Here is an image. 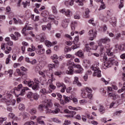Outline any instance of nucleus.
<instances>
[{"label":"nucleus","mask_w":125,"mask_h":125,"mask_svg":"<svg viewBox=\"0 0 125 125\" xmlns=\"http://www.w3.org/2000/svg\"><path fill=\"white\" fill-rule=\"evenodd\" d=\"M26 90H29V88L27 87H23L22 84H20L16 88L14 94L16 97H19L20 96H23V95H25V91Z\"/></svg>","instance_id":"20e7f679"},{"label":"nucleus","mask_w":125,"mask_h":125,"mask_svg":"<svg viewBox=\"0 0 125 125\" xmlns=\"http://www.w3.org/2000/svg\"><path fill=\"white\" fill-rule=\"evenodd\" d=\"M64 81L66 83H69L71 82L70 78L68 77H65L64 79Z\"/></svg>","instance_id":"052dcab7"},{"label":"nucleus","mask_w":125,"mask_h":125,"mask_svg":"<svg viewBox=\"0 0 125 125\" xmlns=\"http://www.w3.org/2000/svg\"><path fill=\"white\" fill-rule=\"evenodd\" d=\"M101 61L104 62L103 63V67L104 69H107V68H110L112 65L114 66H119V62L117 61V58H110L108 59V58L106 56H104L101 58Z\"/></svg>","instance_id":"f03ea898"},{"label":"nucleus","mask_w":125,"mask_h":125,"mask_svg":"<svg viewBox=\"0 0 125 125\" xmlns=\"http://www.w3.org/2000/svg\"><path fill=\"white\" fill-rule=\"evenodd\" d=\"M24 84H27L30 87H32L33 90H38L39 89V81L34 82L30 80H24L23 82Z\"/></svg>","instance_id":"0eeeda50"},{"label":"nucleus","mask_w":125,"mask_h":125,"mask_svg":"<svg viewBox=\"0 0 125 125\" xmlns=\"http://www.w3.org/2000/svg\"><path fill=\"white\" fill-rule=\"evenodd\" d=\"M84 63L86 66L90 65V62L88 60H84L83 61Z\"/></svg>","instance_id":"5fc2aeb1"},{"label":"nucleus","mask_w":125,"mask_h":125,"mask_svg":"<svg viewBox=\"0 0 125 125\" xmlns=\"http://www.w3.org/2000/svg\"><path fill=\"white\" fill-rule=\"evenodd\" d=\"M71 100H72L73 102L75 103V104H78V100L75 97H74L73 96H71Z\"/></svg>","instance_id":"37998d69"},{"label":"nucleus","mask_w":125,"mask_h":125,"mask_svg":"<svg viewBox=\"0 0 125 125\" xmlns=\"http://www.w3.org/2000/svg\"><path fill=\"white\" fill-rule=\"evenodd\" d=\"M81 97L83 98H88V99H92L93 96L91 93L92 89L87 87L82 90Z\"/></svg>","instance_id":"39448f33"},{"label":"nucleus","mask_w":125,"mask_h":125,"mask_svg":"<svg viewBox=\"0 0 125 125\" xmlns=\"http://www.w3.org/2000/svg\"><path fill=\"white\" fill-rule=\"evenodd\" d=\"M44 104L42 105H40L38 109L40 112H42L43 109H45L46 113H52V114H58L60 112V109H56L55 110H51V107H52V103L50 102V100L46 99L44 101Z\"/></svg>","instance_id":"f257e3e1"},{"label":"nucleus","mask_w":125,"mask_h":125,"mask_svg":"<svg viewBox=\"0 0 125 125\" xmlns=\"http://www.w3.org/2000/svg\"><path fill=\"white\" fill-rule=\"evenodd\" d=\"M1 49L5 50L4 52L5 54H9V53H10V51L12 50V48L8 45L5 46V43H2L1 44Z\"/></svg>","instance_id":"9d476101"},{"label":"nucleus","mask_w":125,"mask_h":125,"mask_svg":"<svg viewBox=\"0 0 125 125\" xmlns=\"http://www.w3.org/2000/svg\"><path fill=\"white\" fill-rule=\"evenodd\" d=\"M34 96V94L32 92H29L27 95L28 98H32Z\"/></svg>","instance_id":"0e129e2a"},{"label":"nucleus","mask_w":125,"mask_h":125,"mask_svg":"<svg viewBox=\"0 0 125 125\" xmlns=\"http://www.w3.org/2000/svg\"><path fill=\"white\" fill-rule=\"evenodd\" d=\"M90 46L91 47L92 50H97L98 48V45H95V43L94 42H91L89 43Z\"/></svg>","instance_id":"2eb2a0df"},{"label":"nucleus","mask_w":125,"mask_h":125,"mask_svg":"<svg viewBox=\"0 0 125 125\" xmlns=\"http://www.w3.org/2000/svg\"><path fill=\"white\" fill-rule=\"evenodd\" d=\"M72 13L71 11H70V10L67 9L66 10L65 14V15L67 16V17H71V16L72 15Z\"/></svg>","instance_id":"cd10ccee"},{"label":"nucleus","mask_w":125,"mask_h":125,"mask_svg":"<svg viewBox=\"0 0 125 125\" xmlns=\"http://www.w3.org/2000/svg\"><path fill=\"white\" fill-rule=\"evenodd\" d=\"M29 112L31 115H35L37 113V110L35 108H32L30 109Z\"/></svg>","instance_id":"09e8293b"},{"label":"nucleus","mask_w":125,"mask_h":125,"mask_svg":"<svg viewBox=\"0 0 125 125\" xmlns=\"http://www.w3.org/2000/svg\"><path fill=\"white\" fill-rule=\"evenodd\" d=\"M99 46H100V52L101 54L105 53L106 51V53L108 56H113L114 55V52H111V50L113 48H110V44H106L104 46L103 44H100L98 43Z\"/></svg>","instance_id":"7ed1b4c3"},{"label":"nucleus","mask_w":125,"mask_h":125,"mask_svg":"<svg viewBox=\"0 0 125 125\" xmlns=\"http://www.w3.org/2000/svg\"><path fill=\"white\" fill-rule=\"evenodd\" d=\"M63 98L66 102H70V101L72 99V96L69 97H67L65 95H63Z\"/></svg>","instance_id":"7c9ffc66"},{"label":"nucleus","mask_w":125,"mask_h":125,"mask_svg":"<svg viewBox=\"0 0 125 125\" xmlns=\"http://www.w3.org/2000/svg\"><path fill=\"white\" fill-rule=\"evenodd\" d=\"M35 125V123L32 121L27 122L24 124V125Z\"/></svg>","instance_id":"3c124183"},{"label":"nucleus","mask_w":125,"mask_h":125,"mask_svg":"<svg viewBox=\"0 0 125 125\" xmlns=\"http://www.w3.org/2000/svg\"><path fill=\"white\" fill-rule=\"evenodd\" d=\"M54 75L55 76H60V75H62V71H58L54 72Z\"/></svg>","instance_id":"680f3d73"},{"label":"nucleus","mask_w":125,"mask_h":125,"mask_svg":"<svg viewBox=\"0 0 125 125\" xmlns=\"http://www.w3.org/2000/svg\"><path fill=\"white\" fill-rule=\"evenodd\" d=\"M66 65L69 66V70H67L65 71L66 74H67V75H73L74 74V69H71V68H75V63L71 61H68L66 63Z\"/></svg>","instance_id":"6e6552de"},{"label":"nucleus","mask_w":125,"mask_h":125,"mask_svg":"<svg viewBox=\"0 0 125 125\" xmlns=\"http://www.w3.org/2000/svg\"><path fill=\"white\" fill-rule=\"evenodd\" d=\"M5 41L6 42L7 45H9V46H12L13 45V42L10 40V38L9 37H6L5 38Z\"/></svg>","instance_id":"4468645a"},{"label":"nucleus","mask_w":125,"mask_h":125,"mask_svg":"<svg viewBox=\"0 0 125 125\" xmlns=\"http://www.w3.org/2000/svg\"><path fill=\"white\" fill-rule=\"evenodd\" d=\"M78 82H79V77L75 76L73 81V84H76Z\"/></svg>","instance_id":"6e6d98bb"},{"label":"nucleus","mask_w":125,"mask_h":125,"mask_svg":"<svg viewBox=\"0 0 125 125\" xmlns=\"http://www.w3.org/2000/svg\"><path fill=\"white\" fill-rule=\"evenodd\" d=\"M22 4H23V7L24 8H26L27 7V5H28V6H30V2H28L27 1H26L25 2H22Z\"/></svg>","instance_id":"58836bf2"},{"label":"nucleus","mask_w":125,"mask_h":125,"mask_svg":"<svg viewBox=\"0 0 125 125\" xmlns=\"http://www.w3.org/2000/svg\"><path fill=\"white\" fill-rule=\"evenodd\" d=\"M13 21L15 24H22V21H21V20H17L16 18H14Z\"/></svg>","instance_id":"c9c22d12"},{"label":"nucleus","mask_w":125,"mask_h":125,"mask_svg":"<svg viewBox=\"0 0 125 125\" xmlns=\"http://www.w3.org/2000/svg\"><path fill=\"white\" fill-rule=\"evenodd\" d=\"M57 95L58 97V99L59 100H60V102L61 103V104H65V102H64V101H63L62 100V95H61L60 93H57Z\"/></svg>","instance_id":"bb28decb"},{"label":"nucleus","mask_w":125,"mask_h":125,"mask_svg":"<svg viewBox=\"0 0 125 125\" xmlns=\"http://www.w3.org/2000/svg\"><path fill=\"white\" fill-rule=\"evenodd\" d=\"M117 107H118V103L117 102H113L109 105V108H117Z\"/></svg>","instance_id":"5701e85b"},{"label":"nucleus","mask_w":125,"mask_h":125,"mask_svg":"<svg viewBox=\"0 0 125 125\" xmlns=\"http://www.w3.org/2000/svg\"><path fill=\"white\" fill-rule=\"evenodd\" d=\"M48 73H49V70H45L43 71V72H42V71H39V75H40V76H42V77H43V78H44L45 77V74H46V75H48Z\"/></svg>","instance_id":"dca6fc26"},{"label":"nucleus","mask_w":125,"mask_h":125,"mask_svg":"<svg viewBox=\"0 0 125 125\" xmlns=\"http://www.w3.org/2000/svg\"><path fill=\"white\" fill-rule=\"evenodd\" d=\"M74 1H76V0H71L70 1H66L65 2H64V4H65V5H74Z\"/></svg>","instance_id":"a878e982"},{"label":"nucleus","mask_w":125,"mask_h":125,"mask_svg":"<svg viewBox=\"0 0 125 125\" xmlns=\"http://www.w3.org/2000/svg\"><path fill=\"white\" fill-rule=\"evenodd\" d=\"M52 122L54 123H57V124H61V120H59L58 118H53L51 119Z\"/></svg>","instance_id":"c85d7f7f"},{"label":"nucleus","mask_w":125,"mask_h":125,"mask_svg":"<svg viewBox=\"0 0 125 125\" xmlns=\"http://www.w3.org/2000/svg\"><path fill=\"white\" fill-rule=\"evenodd\" d=\"M70 115H66L67 118H74L75 115L77 114V112L74 111H70Z\"/></svg>","instance_id":"b1692460"},{"label":"nucleus","mask_w":125,"mask_h":125,"mask_svg":"<svg viewBox=\"0 0 125 125\" xmlns=\"http://www.w3.org/2000/svg\"><path fill=\"white\" fill-rule=\"evenodd\" d=\"M2 102H6L7 105H8L9 106V105H11V101L7 100L6 99H2Z\"/></svg>","instance_id":"72a5a7b5"},{"label":"nucleus","mask_w":125,"mask_h":125,"mask_svg":"<svg viewBox=\"0 0 125 125\" xmlns=\"http://www.w3.org/2000/svg\"><path fill=\"white\" fill-rule=\"evenodd\" d=\"M50 58L52 60H55V59H58L59 57L57 54H54L50 57Z\"/></svg>","instance_id":"ea45409f"},{"label":"nucleus","mask_w":125,"mask_h":125,"mask_svg":"<svg viewBox=\"0 0 125 125\" xmlns=\"http://www.w3.org/2000/svg\"><path fill=\"white\" fill-rule=\"evenodd\" d=\"M8 118L10 119H13V120H14V121H18V118L15 117V115L12 113H9Z\"/></svg>","instance_id":"a211bd4d"},{"label":"nucleus","mask_w":125,"mask_h":125,"mask_svg":"<svg viewBox=\"0 0 125 125\" xmlns=\"http://www.w3.org/2000/svg\"><path fill=\"white\" fill-rule=\"evenodd\" d=\"M27 30V28L26 27H24L22 29V31H21V33L23 35H24V36H28V34L26 33V30Z\"/></svg>","instance_id":"8fccbe9b"},{"label":"nucleus","mask_w":125,"mask_h":125,"mask_svg":"<svg viewBox=\"0 0 125 125\" xmlns=\"http://www.w3.org/2000/svg\"><path fill=\"white\" fill-rule=\"evenodd\" d=\"M45 44L46 46H47V47H50L51 46H52V43H51V42L47 40L45 41Z\"/></svg>","instance_id":"473e14b6"},{"label":"nucleus","mask_w":125,"mask_h":125,"mask_svg":"<svg viewBox=\"0 0 125 125\" xmlns=\"http://www.w3.org/2000/svg\"><path fill=\"white\" fill-rule=\"evenodd\" d=\"M35 38L37 40H39L40 42H43L46 39V36L44 33L40 34V35H36Z\"/></svg>","instance_id":"f8f14e48"},{"label":"nucleus","mask_w":125,"mask_h":125,"mask_svg":"<svg viewBox=\"0 0 125 125\" xmlns=\"http://www.w3.org/2000/svg\"><path fill=\"white\" fill-rule=\"evenodd\" d=\"M83 1L84 0H75V2L78 3L79 5H83Z\"/></svg>","instance_id":"e433bc0d"},{"label":"nucleus","mask_w":125,"mask_h":125,"mask_svg":"<svg viewBox=\"0 0 125 125\" xmlns=\"http://www.w3.org/2000/svg\"><path fill=\"white\" fill-rule=\"evenodd\" d=\"M56 86L58 87V88H59L60 87H62L63 85H65L63 83H60L59 82H57L56 83Z\"/></svg>","instance_id":"c756f323"},{"label":"nucleus","mask_w":125,"mask_h":125,"mask_svg":"<svg viewBox=\"0 0 125 125\" xmlns=\"http://www.w3.org/2000/svg\"><path fill=\"white\" fill-rule=\"evenodd\" d=\"M123 112L122 110H119L118 111H116L114 113V116H119L120 114H121Z\"/></svg>","instance_id":"e2e57ef3"},{"label":"nucleus","mask_w":125,"mask_h":125,"mask_svg":"<svg viewBox=\"0 0 125 125\" xmlns=\"http://www.w3.org/2000/svg\"><path fill=\"white\" fill-rule=\"evenodd\" d=\"M52 9L54 14H57V9H56V7H55V6H52Z\"/></svg>","instance_id":"864d4df0"},{"label":"nucleus","mask_w":125,"mask_h":125,"mask_svg":"<svg viewBox=\"0 0 125 125\" xmlns=\"http://www.w3.org/2000/svg\"><path fill=\"white\" fill-rule=\"evenodd\" d=\"M49 14V13L47 11H44L42 12V16L43 17H47V16H48Z\"/></svg>","instance_id":"4c0bfd02"},{"label":"nucleus","mask_w":125,"mask_h":125,"mask_svg":"<svg viewBox=\"0 0 125 125\" xmlns=\"http://www.w3.org/2000/svg\"><path fill=\"white\" fill-rule=\"evenodd\" d=\"M35 50L36 53L39 55L44 54V52H45V49L43 48L42 44L38 45Z\"/></svg>","instance_id":"9b49d317"},{"label":"nucleus","mask_w":125,"mask_h":125,"mask_svg":"<svg viewBox=\"0 0 125 125\" xmlns=\"http://www.w3.org/2000/svg\"><path fill=\"white\" fill-rule=\"evenodd\" d=\"M75 55H76V56H78L79 57H83V51H82V50H80L75 53Z\"/></svg>","instance_id":"4be33fe9"},{"label":"nucleus","mask_w":125,"mask_h":125,"mask_svg":"<svg viewBox=\"0 0 125 125\" xmlns=\"http://www.w3.org/2000/svg\"><path fill=\"white\" fill-rule=\"evenodd\" d=\"M125 90V86H124L121 89H120L118 90V93H122L124 92Z\"/></svg>","instance_id":"4d7b16f0"},{"label":"nucleus","mask_w":125,"mask_h":125,"mask_svg":"<svg viewBox=\"0 0 125 125\" xmlns=\"http://www.w3.org/2000/svg\"><path fill=\"white\" fill-rule=\"evenodd\" d=\"M33 98L35 100H38L39 99V95L37 93L33 94Z\"/></svg>","instance_id":"bf43d9fd"},{"label":"nucleus","mask_w":125,"mask_h":125,"mask_svg":"<svg viewBox=\"0 0 125 125\" xmlns=\"http://www.w3.org/2000/svg\"><path fill=\"white\" fill-rule=\"evenodd\" d=\"M10 59H11V55H8L5 60V63L6 64H9V62H10Z\"/></svg>","instance_id":"2f4dec72"},{"label":"nucleus","mask_w":125,"mask_h":125,"mask_svg":"<svg viewBox=\"0 0 125 125\" xmlns=\"http://www.w3.org/2000/svg\"><path fill=\"white\" fill-rule=\"evenodd\" d=\"M65 57L66 58H67V59H69V58H71V60H73V59H75V56L70 54H66L65 55Z\"/></svg>","instance_id":"f704fd0d"},{"label":"nucleus","mask_w":125,"mask_h":125,"mask_svg":"<svg viewBox=\"0 0 125 125\" xmlns=\"http://www.w3.org/2000/svg\"><path fill=\"white\" fill-rule=\"evenodd\" d=\"M52 92V91L51 90H50L49 91H47L46 89L43 88L40 90V93H42V94H46L47 93H51Z\"/></svg>","instance_id":"412c9836"},{"label":"nucleus","mask_w":125,"mask_h":125,"mask_svg":"<svg viewBox=\"0 0 125 125\" xmlns=\"http://www.w3.org/2000/svg\"><path fill=\"white\" fill-rule=\"evenodd\" d=\"M79 103L80 105H84L87 103V101L86 100H81L79 101Z\"/></svg>","instance_id":"a19ab883"},{"label":"nucleus","mask_w":125,"mask_h":125,"mask_svg":"<svg viewBox=\"0 0 125 125\" xmlns=\"http://www.w3.org/2000/svg\"><path fill=\"white\" fill-rule=\"evenodd\" d=\"M90 12V11L89 10V9L86 8L85 10V14L84 15V18H88L89 17V13Z\"/></svg>","instance_id":"aec40b11"},{"label":"nucleus","mask_w":125,"mask_h":125,"mask_svg":"<svg viewBox=\"0 0 125 125\" xmlns=\"http://www.w3.org/2000/svg\"><path fill=\"white\" fill-rule=\"evenodd\" d=\"M85 49L87 52L90 51V50L92 49L91 48H90V47H89L87 44L85 45Z\"/></svg>","instance_id":"603ef678"},{"label":"nucleus","mask_w":125,"mask_h":125,"mask_svg":"<svg viewBox=\"0 0 125 125\" xmlns=\"http://www.w3.org/2000/svg\"><path fill=\"white\" fill-rule=\"evenodd\" d=\"M124 0H120V3L119 5V9H121L124 7Z\"/></svg>","instance_id":"49530a36"},{"label":"nucleus","mask_w":125,"mask_h":125,"mask_svg":"<svg viewBox=\"0 0 125 125\" xmlns=\"http://www.w3.org/2000/svg\"><path fill=\"white\" fill-rule=\"evenodd\" d=\"M79 47H80V44H74V45H73L71 47V48L72 49H73V50H74V49H77V48H79Z\"/></svg>","instance_id":"c03bdc74"},{"label":"nucleus","mask_w":125,"mask_h":125,"mask_svg":"<svg viewBox=\"0 0 125 125\" xmlns=\"http://www.w3.org/2000/svg\"><path fill=\"white\" fill-rule=\"evenodd\" d=\"M74 17V19H81V16L78 14H76Z\"/></svg>","instance_id":"338daca9"},{"label":"nucleus","mask_w":125,"mask_h":125,"mask_svg":"<svg viewBox=\"0 0 125 125\" xmlns=\"http://www.w3.org/2000/svg\"><path fill=\"white\" fill-rule=\"evenodd\" d=\"M83 68H81V69L74 71L75 74H83Z\"/></svg>","instance_id":"a18cd8bd"},{"label":"nucleus","mask_w":125,"mask_h":125,"mask_svg":"<svg viewBox=\"0 0 125 125\" xmlns=\"http://www.w3.org/2000/svg\"><path fill=\"white\" fill-rule=\"evenodd\" d=\"M68 20L64 19L62 21V25L63 28H66L68 27Z\"/></svg>","instance_id":"f3484780"},{"label":"nucleus","mask_w":125,"mask_h":125,"mask_svg":"<svg viewBox=\"0 0 125 125\" xmlns=\"http://www.w3.org/2000/svg\"><path fill=\"white\" fill-rule=\"evenodd\" d=\"M19 109L21 111H22L25 109V105L23 104H20L19 106Z\"/></svg>","instance_id":"79ce46f5"},{"label":"nucleus","mask_w":125,"mask_h":125,"mask_svg":"<svg viewBox=\"0 0 125 125\" xmlns=\"http://www.w3.org/2000/svg\"><path fill=\"white\" fill-rule=\"evenodd\" d=\"M64 125H71V121H70L69 120H65L64 122Z\"/></svg>","instance_id":"774afa93"},{"label":"nucleus","mask_w":125,"mask_h":125,"mask_svg":"<svg viewBox=\"0 0 125 125\" xmlns=\"http://www.w3.org/2000/svg\"><path fill=\"white\" fill-rule=\"evenodd\" d=\"M99 63L97 62L96 64L93 65L91 68V70L94 71L93 76L94 77H97L98 78H101V70L99 68Z\"/></svg>","instance_id":"423d86ee"},{"label":"nucleus","mask_w":125,"mask_h":125,"mask_svg":"<svg viewBox=\"0 0 125 125\" xmlns=\"http://www.w3.org/2000/svg\"><path fill=\"white\" fill-rule=\"evenodd\" d=\"M75 119L78 121H81L82 120V116L80 114H77L75 116Z\"/></svg>","instance_id":"13d9d810"},{"label":"nucleus","mask_w":125,"mask_h":125,"mask_svg":"<svg viewBox=\"0 0 125 125\" xmlns=\"http://www.w3.org/2000/svg\"><path fill=\"white\" fill-rule=\"evenodd\" d=\"M62 88L61 89V92L63 93V92H65V90H66V85H63L62 87Z\"/></svg>","instance_id":"69168bd1"},{"label":"nucleus","mask_w":125,"mask_h":125,"mask_svg":"<svg viewBox=\"0 0 125 125\" xmlns=\"http://www.w3.org/2000/svg\"><path fill=\"white\" fill-rule=\"evenodd\" d=\"M78 25V23L76 22H72L71 24V29L72 31H75L76 27Z\"/></svg>","instance_id":"6ab92c4d"},{"label":"nucleus","mask_w":125,"mask_h":125,"mask_svg":"<svg viewBox=\"0 0 125 125\" xmlns=\"http://www.w3.org/2000/svg\"><path fill=\"white\" fill-rule=\"evenodd\" d=\"M105 111H106V109H105V107L102 105H100L99 108V111L101 114H104L105 113Z\"/></svg>","instance_id":"393cba45"},{"label":"nucleus","mask_w":125,"mask_h":125,"mask_svg":"<svg viewBox=\"0 0 125 125\" xmlns=\"http://www.w3.org/2000/svg\"><path fill=\"white\" fill-rule=\"evenodd\" d=\"M105 8H106V6H105V4H104V2H103V3H102L100 8L99 9V10H102L103 9H105Z\"/></svg>","instance_id":"de8ad7c7"},{"label":"nucleus","mask_w":125,"mask_h":125,"mask_svg":"<svg viewBox=\"0 0 125 125\" xmlns=\"http://www.w3.org/2000/svg\"><path fill=\"white\" fill-rule=\"evenodd\" d=\"M88 35L91 37H89V40L90 41H93L96 38V36H97V31L95 29H91L88 31Z\"/></svg>","instance_id":"1a4fd4ad"},{"label":"nucleus","mask_w":125,"mask_h":125,"mask_svg":"<svg viewBox=\"0 0 125 125\" xmlns=\"http://www.w3.org/2000/svg\"><path fill=\"white\" fill-rule=\"evenodd\" d=\"M100 42H102V43H103L104 44H105V45H106V44H109V42H110L111 39H110V38H109L105 37L104 38L101 39L100 40Z\"/></svg>","instance_id":"ddd939ff"}]
</instances>
